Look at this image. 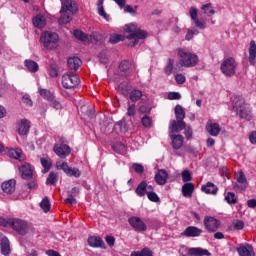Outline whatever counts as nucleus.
<instances>
[{
    "mask_svg": "<svg viewBox=\"0 0 256 256\" xmlns=\"http://www.w3.org/2000/svg\"><path fill=\"white\" fill-rule=\"evenodd\" d=\"M234 109L240 119H245L246 121H251L253 119V114H251V106L245 103V98L243 96H235L234 98Z\"/></svg>",
    "mask_w": 256,
    "mask_h": 256,
    "instance_id": "f257e3e1",
    "label": "nucleus"
},
{
    "mask_svg": "<svg viewBox=\"0 0 256 256\" xmlns=\"http://www.w3.org/2000/svg\"><path fill=\"white\" fill-rule=\"evenodd\" d=\"M174 114L176 120L170 121L169 131H183L186 127L185 123V108L180 104H177L174 108Z\"/></svg>",
    "mask_w": 256,
    "mask_h": 256,
    "instance_id": "f03ea898",
    "label": "nucleus"
},
{
    "mask_svg": "<svg viewBox=\"0 0 256 256\" xmlns=\"http://www.w3.org/2000/svg\"><path fill=\"white\" fill-rule=\"evenodd\" d=\"M125 31L126 33H130L127 39H129V41L134 40L131 47H137V45H139V39H147V32L137 28L135 24L126 25Z\"/></svg>",
    "mask_w": 256,
    "mask_h": 256,
    "instance_id": "7ed1b4c3",
    "label": "nucleus"
},
{
    "mask_svg": "<svg viewBox=\"0 0 256 256\" xmlns=\"http://www.w3.org/2000/svg\"><path fill=\"white\" fill-rule=\"evenodd\" d=\"M237 61L233 57L225 58L221 65L220 70L225 77H233L237 73Z\"/></svg>",
    "mask_w": 256,
    "mask_h": 256,
    "instance_id": "20e7f679",
    "label": "nucleus"
},
{
    "mask_svg": "<svg viewBox=\"0 0 256 256\" xmlns=\"http://www.w3.org/2000/svg\"><path fill=\"white\" fill-rule=\"evenodd\" d=\"M40 41L43 43L45 49H55V45L59 41V35L55 32H44L40 37Z\"/></svg>",
    "mask_w": 256,
    "mask_h": 256,
    "instance_id": "39448f33",
    "label": "nucleus"
},
{
    "mask_svg": "<svg viewBox=\"0 0 256 256\" xmlns=\"http://www.w3.org/2000/svg\"><path fill=\"white\" fill-rule=\"evenodd\" d=\"M39 93L41 97H44L49 102L50 107L53 109H56V111H61L63 109V105H61V102L57 97H55V94H53L51 91L48 89H39Z\"/></svg>",
    "mask_w": 256,
    "mask_h": 256,
    "instance_id": "423d86ee",
    "label": "nucleus"
},
{
    "mask_svg": "<svg viewBox=\"0 0 256 256\" xmlns=\"http://www.w3.org/2000/svg\"><path fill=\"white\" fill-rule=\"evenodd\" d=\"M178 55L184 67H195L199 63V56L197 54L179 50Z\"/></svg>",
    "mask_w": 256,
    "mask_h": 256,
    "instance_id": "0eeeda50",
    "label": "nucleus"
},
{
    "mask_svg": "<svg viewBox=\"0 0 256 256\" xmlns=\"http://www.w3.org/2000/svg\"><path fill=\"white\" fill-rule=\"evenodd\" d=\"M10 227L19 235H27L29 233V224L19 218H10Z\"/></svg>",
    "mask_w": 256,
    "mask_h": 256,
    "instance_id": "6e6552de",
    "label": "nucleus"
},
{
    "mask_svg": "<svg viewBox=\"0 0 256 256\" xmlns=\"http://www.w3.org/2000/svg\"><path fill=\"white\" fill-rule=\"evenodd\" d=\"M81 83L76 74L66 73L62 76V86L64 89H75Z\"/></svg>",
    "mask_w": 256,
    "mask_h": 256,
    "instance_id": "1a4fd4ad",
    "label": "nucleus"
},
{
    "mask_svg": "<svg viewBox=\"0 0 256 256\" xmlns=\"http://www.w3.org/2000/svg\"><path fill=\"white\" fill-rule=\"evenodd\" d=\"M128 223L137 233H145L147 231V224L140 217L132 216L128 219Z\"/></svg>",
    "mask_w": 256,
    "mask_h": 256,
    "instance_id": "9d476101",
    "label": "nucleus"
},
{
    "mask_svg": "<svg viewBox=\"0 0 256 256\" xmlns=\"http://www.w3.org/2000/svg\"><path fill=\"white\" fill-rule=\"evenodd\" d=\"M203 223L208 233H215L221 227V221L211 216H206Z\"/></svg>",
    "mask_w": 256,
    "mask_h": 256,
    "instance_id": "9b49d317",
    "label": "nucleus"
},
{
    "mask_svg": "<svg viewBox=\"0 0 256 256\" xmlns=\"http://www.w3.org/2000/svg\"><path fill=\"white\" fill-rule=\"evenodd\" d=\"M57 169H61L68 177H75L79 179L81 177V170L79 168L69 167L67 162H62L60 165L57 164Z\"/></svg>",
    "mask_w": 256,
    "mask_h": 256,
    "instance_id": "f8f14e48",
    "label": "nucleus"
},
{
    "mask_svg": "<svg viewBox=\"0 0 256 256\" xmlns=\"http://www.w3.org/2000/svg\"><path fill=\"white\" fill-rule=\"evenodd\" d=\"M181 131H173L169 130V137L172 141V147L173 149H175L176 151H179V149H181V147H183V143L185 141V138H183V135L178 134L175 135L174 133H180Z\"/></svg>",
    "mask_w": 256,
    "mask_h": 256,
    "instance_id": "ddd939ff",
    "label": "nucleus"
},
{
    "mask_svg": "<svg viewBox=\"0 0 256 256\" xmlns=\"http://www.w3.org/2000/svg\"><path fill=\"white\" fill-rule=\"evenodd\" d=\"M53 151L60 159H65L68 155H71V147L67 144H55Z\"/></svg>",
    "mask_w": 256,
    "mask_h": 256,
    "instance_id": "4468645a",
    "label": "nucleus"
},
{
    "mask_svg": "<svg viewBox=\"0 0 256 256\" xmlns=\"http://www.w3.org/2000/svg\"><path fill=\"white\" fill-rule=\"evenodd\" d=\"M236 251L239 256H255L253 245L249 243L239 244Z\"/></svg>",
    "mask_w": 256,
    "mask_h": 256,
    "instance_id": "2eb2a0df",
    "label": "nucleus"
},
{
    "mask_svg": "<svg viewBox=\"0 0 256 256\" xmlns=\"http://www.w3.org/2000/svg\"><path fill=\"white\" fill-rule=\"evenodd\" d=\"M77 11H79V9L77 8V5L73 4V1L71 0L62 1L60 13H70L71 15H75Z\"/></svg>",
    "mask_w": 256,
    "mask_h": 256,
    "instance_id": "dca6fc26",
    "label": "nucleus"
},
{
    "mask_svg": "<svg viewBox=\"0 0 256 256\" xmlns=\"http://www.w3.org/2000/svg\"><path fill=\"white\" fill-rule=\"evenodd\" d=\"M16 185L17 181L15 179H10L2 183L1 189L6 195H13V193H15Z\"/></svg>",
    "mask_w": 256,
    "mask_h": 256,
    "instance_id": "f3484780",
    "label": "nucleus"
},
{
    "mask_svg": "<svg viewBox=\"0 0 256 256\" xmlns=\"http://www.w3.org/2000/svg\"><path fill=\"white\" fill-rule=\"evenodd\" d=\"M203 230L196 226H188L182 233V237H201Z\"/></svg>",
    "mask_w": 256,
    "mask_h": 256,
    "instance_id": "a211bd4d",
    "label": "nucleus"
},
{
    "mask_svg": "<svg viewBox=\"0 0 256 256\" xmlns=\"http://www.w3.org/2000/svg\"><path fill=\"white\" fill-rule=\"evenodd\" d=\"M167 179H169V173H167L165 169L158 170L154 177V181L157 185H166Z\"/></svg>",
    "mask_w": 256,
    "mask_h": 256,
    "instance_id": "6ab92c4d",
    "label": "nucleus"
},
{
    "mask_svg": "<svg viewBox=\"0 0 256 256\" xmlns=\"http://www.w3.org/2000/svg\"><path fill=\"white\" fill-rule=\"evenodd\" d=\"M206 131L211 135L212 137H217L221 133V126L219 123H213L211 120H209L206 123Z\"/></svg>",
    "mask_w": 256,
    "mask_h": 256,
    "instance_id": "aec40b11",
    "label": "nucleus"
},
{
    "mask_svg": "<svg viewBox=\"0 0 256 256\" xmlns=\"http://www.w3.org/2000/svg\"><path fill=\"white\" fill-rule=\"evenodd\" d=\"M87 241L90 247L105 249V242L101 237L90 236Z\"/></svg>",
    "mask_w": 256,
    "mask_h": 256,
    "instance_id": "412c9836",
    "label": "nucleus"
},
{
    "mask_svg": "<svg viewBox=\"0 0 256 256\" xmlns=\"http://www.w3.org/2000/svg\"><path fill=\"white\" fill-rule=\"evenodd\" d=\"M201 191L206 195H217L219 188L213 182H207L201 186Z\"/></svg>",
    "mask_w": 256,
    "mask_h": 256,
    "instance_id": "4be33fe9",
    "label": "nucleus"
},
{
    "mask_svg": "<svg viewBox=\"0 0 256 256\" xmlns=\"http://www.w3.org/2000/svg\"><path fill=\"white\" fill-rule=\"evenodd\" d=\"M20 173L22 179L26 181H31L33 179V170H31V166L29 164H24L20 167Z\"/></svg>",
    "mask_w": 256,
    "mask_h": 256,
    "instance_id": "5701e85b",
    "label": "nucleus"
},
{
    "mask_svg": "<svg viewBox=\"0 0 256 256\" xmlns=\"http://www.w3.org/2000/svg\"><path fill=\"white\" fill-rule=\"evenodd\" d=\"M31 129V122L27 119H22L18 124L19 135H27Z\"/></svg>",
    "mask_w": 256,
    "mask_h": 256,
    "instance_id": "b1692460",
    "label": "nucleus"
},
{
    "mask_svg": "<svg viewBox=\"0 0 256 256\" xmlns=\"http://www.w3.org/2000/svg\"><path fill=\"white\" fill-rule=\"evenodd\" d=\"M67 65L72 71H77V69L83 65V61H81L79 57L73 56L68 58Z\"/></svg>",
    "mask_w": 256,
    "mask_h": 256,
    "instance_id": "393cba45",
    "label": "nucleus"
},
{
    "mask_svg": "<svg viewBox=\"0 0 256 256\" xmlns=\"http://www.w3.org/2000/svg\"><path fill=\"white\" fill-rule=\"evenodd\" d=\"M188 255L189 256H210L211 252H209V250L207 249H203V248H190L188 250Z\"/></svg>",
    "mask_w": 256,
    "mask_h": 256,
    "instance_id": "a878e982",
    "label": "nucleus"
},
{
    "mask_svg": "<svg viewBox=\"0 0 256 256\" xmlns=\"http://www.w3.org/2000/svg\"><path fill=\"white\" fill-rule=\"evenodd\" d=\"M24 66L29 73H37V71H39V64L35 60L26 59L24 61Z\"/></svg>",
    "mask_w": 256,
    "mask_h": 256,
    "instance_id": "bb28decb",
    "label": "nucleus"
},
{
    "mask_svg": "<svg viewBox=\"0 0 256 256\" xmlns=\"http://www.w3.org/2000/svg\"><path fill=\"white\" fill-rule=\"evenodd\" d=\"M32 23L34 27H37L38 29H43L45 25H47V20L45 19V16L38 14L32 19Z\"/></svg>",
    "mask_w": 256,
    "mask_h": 256,
    "instance_id": "cd10ccee",
    "label": "nucleus"
},
{
    "mask_svg": "<svg viewBox=\"0 0 256 256\" xmlns=\"http://www.w3.org/2000/svg\"><path fill=\"white\" fill-rule=\"evenodd\" d=\"M0 249L4 256H9L11 254V246L7 237L2 238V242H0Z\"/></svg>",
    "mask_w": 256,
    "mask_h": 256,
    "instance_id": "c85d7f7f",
    "label": "nucleus"
},
{
    "mask_svg": "<svg viewBox=\"0 0 256 256\" xmlns=\"http://www.w3.org/2000/svg\"><path fill=\"white\" fill-rule=\"evenodd\" d=\"M193 191H195V185L191 182H186L182 186V195L183 197H192Z\"/></svg>",
    "mask_w": 256,
    "mask_h": 256,
    "instance_id": "c756f323",
    "label": "nucleus"
},
{
    "mask_svg": "<svg viewBox=\"0 0 256 256\" xmlns=\"http://www.w3.org/2000/svg\"><path fill=\"white\" fill-rule=\"evenodd\" d=\"M135 193L138 197H145L147 195V182L145 180L141 181L135 189Z\"/></svg>",
    "mask_w": 256,
    "mask_h": 256,
    "instance_id": "7c9ffc66",
    "label": "nucleus"
},
{
    "mask_svg": "<svg viewBox=\"0 0 256 256\" xmlns=\"http://www.w3.org/2000/svg\"><path fill=\"white\" fill-rule=\"evenodd\" d=\"M128 99L132 101V103H137L143 97V91L139 89H133L132 91L128 92Z\"/></svg>",
    "mask_w": 256,
    "mask_h": 256,
    "instance_id": "2f4dec72",
    "label": "nucleus"
},
{
    "mask_svg": "<svg viewBox=\"0 0 256 256\" xmlns=\"http://www.w3.org/2000/svg\"><path fill=\"white\" fill-rule=\"evenodd\" d=\"M256 59V43L255 40H251L249 47V63L250 65H255Z\"/></svg>",
    "mask_w": 256,
    "mask_h": 256,
    "instance_id": "473e14b6",
    "label": "nucleus"
},
{
    "mask_svg": "<svg viewBox=\"0 0 256 256\" xmlns=\"http://www.w3.org/2000/svg\"><path fill=\"white\" fill-rule=\"evenodd\" d=\"M61 16L58 19V23L59 25H67V23H71V21L73 20V17L70 14V12H60Z\"/></svg>",
    "mask_w": 256,
    "mask_h": 256,
    "instance_id": "72a5a7b5",
    "label": "nucleus"
},
{
    "mask_svg": "<svg viewBox=\"0 0 256 256\" xmlns=\"http://www.w3.org/2000/svg\"><path fill=\"white\" fill-rule=\"evenodd\" d=\"M40 163L44 169L42 173H48V171L51 170V167H53V163L51 162V158L49 157L40 158Z\"/></svg>",
    "mask_w": 256,
    "mask_h": 256,
    "instance_id": "f704fd0d",
    "label": "nucleus"
},
{
    "mask_svg": "<svg viewBox=\"0 0 256 256\" xmlns=\"http://www.w3.org/2000/svg\"><path fill=\"white\" fill-rule=\"evenodd\" d=\"M117 91L121 95H124V97H127L129 95V82H121L117 86Z\"/></svg>",
    "mask_w": 256,
    "mask_h": 256,
    "instance_id": "c9c22d12",
    "label": "nucleus"
},
{
    "mask_svg": "<svg viewBox=\"0 0 256 256\" xmlns=\"http://www.w3.org/2000/svg\"><path fill=\"white\" fill-rule=\"evenodd\" d=\"M48 73L50 77H59V65H57L55 62L50 63Z\"/></svg>",
    "mask_w": 256,
    "mask_h": 256,
    "instance_id": "e433bc0d",
    "label": "nucleus"
},
{
    "mask_svg": "<svg viewBox=\"0 0 256 256\" xmlns=\"http://www.w3.org/2000/svg\"><path fill=\"white\" fill-rule=\"evenodd\" d=\"M73 35L76 39H78V41H82L84 43L89 41V36L79 29L74 30Z\"/></svg>",
    "mask_w": 256,
    "mask_h": 256,
    "instance_id": "4c0bfd02",
    "label": "nucleus"
},
{
    "mask_svg": "<svg viewBox=\"0 0 256 256\" xmlns=\"http://www.w3.org/2000/svg\"><path fill=\"white\" fill-rule=\"evenodd\" d=\"M40 208L44 213H49L51 211V202L49 201V197H44L40 202Z\"/></svg>",
    "mask_w": 256,
    "mask_h": 256,
    "instance_id": "58836bf2",
    "label": "nucleus"
},
{
    "mask_svg": "<svg viewBox=\"0 0 256 256\" xmlns=\"http://www.w3.org/2000/svg\"><path fill=\"white\" fill-rule=\"evenodd\" d=\"M21 155H23V152L19 148H12L8 151V156L12 159L21 160Z\"/></svg>",
    "mask_w": 256,
    "mask_h": 256,
    "instance_id": "ea45409f",
    "label": "nucleus"
},
{
    "mask_svg": "<svg viewBox=\"0 0 256 256\" xmlns=\"http://www.w3.org/2000/svg\"><path fill=\"white\" fill-rule=\"evenodd\" d=\"M201 10L203 11V14L208 15V17H211V15H215V10L213 9V4L211 3L204 4L201 7Z\"/></svg>",
    "mask_w": 256,
    "mask_h": 256,
    "instance_id": "a19ab883",
    "label": "nucleus"
},
{
    "mask_svg": "<svg viewBox=\"0 0 256 256\" xmlns=\"http://www.w3.org/2000/svg\"><path fill=\"white\" fill-rule=\"evenodd\" d=\"M57 181H59V176H57V173L50 172L46 179V185H57Z\"/></svg>",
    "mask_w": 256,
    "mask_h": 256,
    "instance_id": "79ce46f5",
    "label": "nucleus"
},
{
    "mask_svg": "<svg viewBox=\"0 0 256 256\" xmlns=\"http://www.w3.org/2000/svg\"><path fill=\"white\" fill-rule=\"evenodd\" d=\"M130 256H153V251L149 248H143L141 251H133Z\"/></svg>",
    "mask_w": 256,
    "mask_h": 256,
    "instance_id": "37998d69",
    "label": "nucleus"
},
{
    "mask_svg": "<svg viewBox=\"0 0 256 256\" xmlns=\"http://www.w3.org/2000/svg\"><path fill=\"white\" fill-rule=\"evenodd\" d=\"M112 149L115 153H118L119 155H123V153H125V144L121 142H117L114 145H112Z\"/></svg>",
    "mask_w": 256,
    "mask_h": 256,
    "instance_id": "c03bdc74",
    "label": "nucleus"
},
{
    "mask_svg": "<svg viewBox=\"0 0 256 256\" xmlns=\"http://www.w3.org/2000/svg\"><path fill=\"white\" fill-rule=\"evenodd\" d=\"M124 40H125V36L121 34H112L109 38V42L112 43V45H117V43Z\"/></svg>",
    "mask_w": 256,
    "mask_h": 256,
    "instance_id": "a18cd8bd",
    "label": "nucleus"
},
{
    "mask_svg": "<svg viewBox=\"0 0 256 256\" xmlns=\"http://www.w3.org/2000/svg\"><path fill=\"white\" fill-rule=\"evenodd\" d=\"M131 69V63L129 62V60H122L119 64V70L122 73H127V71H129Z\"/></svg>",
    "mask_w": 256,
    "mask_h": 256,
    "instance_id": "49530a36",
    "label": "nucleus"
},
{
    "mask_svg": "<svg viewBox=\"0 0 256 256\" xmlns=\"http://www.w3.org/2000/svg\"><path fill=\"white\" fill-rule=\"evenodd\" d=\"M225 201L228 205H235L237 203V196H235V193L233 192H228L225 196Z\"/></svg>",
    "mask_w": 256,
    "mask_h": 256,
    "instance_id": "de8ad7c7",
    "label": "nucleus"
},
{
    "mask_svg": "<svg viewBox=\"0 0 256 256\" xmlns=\"http://www.w3.org/2000/svg\"><path fill=\"white\" fill-rule=\"evenodd\" d=\"M116 126L119 127L121 133H127L129 131V125H127V122L125 120H120L116 123Z\"/></svg>",
    "mask_w": 256,
    "mask_h": 256,
    "instance_id": "09e8293b",
    "label": "nucleus"
},
{
    "mask_svg": "<svg viewBox=\"0 0 256 256\" xmlns=\"http://www.w3.org/2000/svg\"><path fill=\"white\" fill-rule=\"evenodd\" d=\"M175 63V61L171 58L168 59V63L164 69V73L166 75H171L173 73V64Z\"/></svg>",
    "mask_w": 256,
    "mask_h": 256,
    "instance_id": "8fccbe9b",
    "label": "nucleus"
},
{
    "mask_svg": "<svg viewBox=\"0 0 256 256\" xmlns=\"http://www.w3.org/2000/svg\"><path fill=\"white\" fill-rule=\"evenodd\" d=\"M132 169H134L135 173H138V175H143V173H145V167H143V164L133 163Z\"/></svg>",
    "mask_w": 256,
    "mask_h": 256,
    "instance_id": "3c124183",
    "label": "nucleus"
},
{
    "mask_svg": "<svg viewBox=\"0 0 256 256\" xmlns=\"http://www.w3.org/2000/svg\"><path fill=\"white\" fill-rule=\"evenodd\" d=\"M147 197L152 203H159L161 201V198L155 192H147Z\"/></svg>",
    "mask_w": 256,
    "mask_h": 256,
    "instance_id": "603ef678",
    "label": "nucleus"
},
{
    "mask_svg": "<svg viewBox=\"0 0 256 256\" xmlns=\"http://www.w3.org/2000/svg\"><path fill=\"white\" fill-rule=\"evenodd\" d=\"M194 35H199V30L196 28L188 29L187 34L185 36L186 41H191Z\"/></svg>",
    "mask_w": 256,
    "mask_h": 256,
    "instance_id": "864d4df0",
    "label": "nucleus"
},
{
    "mask_svg": "<svg viewBox=\"0 0 256 256\" xmlns=\"http://www.w3.org/2000/svg\"><path fill=\"white\" fill-rule=\"evenodd\" d=\"M141 123L146 129H151V124L153 123V120L151 119V117L146 115L142 118Z\"/></svg>",
    "mask_w": 256,
    "mask_h": 256,
    "instance_id": "5fc2aeb1",
    "label": "nucleus"
},
{
    "mask_svg": "<svg viewBox=\"0 0 256 256\" xmlns=\"http://www.w3.org/2000/svg\"><path fill=\"white\" fill-rule=\"evenodd\" d=\"M98 59L102 65H107L109 63V57H107V52L101 51L98 55Z\"/></svg>",
    "mask_w": 256,
    "mask_h": 256,
    "instance_id": "6e6d98bb",
    "label": "nucleus"
},
{
    "mask_svg": "<svg viewBox=\"0 0 256 256\" xmlns=\"http://www.w3.org/2000/svg\"><path fill=\"white\" fill-rule=\"evenodd\" d=\"M193 176H191V172L189 170L182 171V181L184 183H189V181H192Z\"/></svg>",
    "mask_w": 256,
    "mask_h": 256,
    "instance_id": "4d7b16f0",
    "label": "nucleus"
},
{
    "mask_svg": "<svg viewBox=\"0 0 256 256\" xmlns=\"http://www.w3.org/2000/svg\"><path fill=\"white\" fill-rule=\"evenodd\" d=\"M137 113V110H136V106L135 104H129L128 105V108H127V113L126 115L128 117H135V114Z\"/></svg>",
    "mask_w": 256,
    "mask_h": 256,
    "instance_id": "13d9d810",
    "label": "nucleus"
},
{
    "mask_svg": "<svg viewBox=\"0 0 256 256\" xmlns=\"http://www.w3.org/2000/svg\"><path fill=\"white\" fill-rule=\"evenodd\" d=\"M169 101H179L181 99V93L179 92H169L168 93Z\"/></svg>",
    "mask_w": 256,
    "mask_h": 256,
    "instance_id": "bf43d9fd",
    "label": "nucleus"
},
{
    "mask_svg": "<svg viewBox=\"0 0 256 256\" xmlns=\"http://www.w3.org/2000/svg\"><path fill=\"white\" fill-rule=\"evenodd\" d=\"M194 23H195V26L198 28V29H207V22H205V20H199V18H196L194 20Z\"/></svg>",
    "mask_w": 256,
    "mask_h": 256,
    "instance_id": "052dcab7",
    "label": "nucleus"
},
{
    "mask_svg": "<svg viewBox=\"0 0 256 256\" xmlns=\"http://www.w3.org/2000/svg\"><path fill=\"white\" fill-rule=\"evenodd\" d=\"M184 130V135L186 139L189 141V139L193 138V129L191 128V126H185Z\"/></svg>",
    "mask_w": 256,
    "mask_h": 256,
    "instance_id": "680f3d73",
    "label": "nucleus"
},
{
    "mask_svg": "<svg viewBox=\"0 0 256 256\" xmlns=\"http://www.w3.org/2000/svg\"><path fill=\"white\" fill-rule=\"evenodd\" d=\"M175 81L178 85H183V83L187 81V78H185V75L183 74H176Z\"/></svg>",
    "mask_w": 256,
    "mask_h": 256,
    "instance_id": "e2e57ef3",
    "label": "nucleus"
},
{
    "mask_svg": "<svg viewBox=\"0 0 256 256\" xmlns=\"http://www.w3.org/2000/svg\"><path fill=\"white\" fill-rule=\"evenodd\" d=\"M124 13H129L133 17H136L137 15V12H135V9H133V6L131 5H126V7H124Z\"/></svg>",
    "mask_w": 256,
    "mask_h": 256,
    "instance_id": "0e129e2a",
    "label": "nucleus"
},
{
    "mask_svg": "<svg viewBox=\"0 0 256 256\" xmlns=\"http://www.w3.org/2000/svg\"><path fill=\"white\" fill-rule=\"evenodd\" d=\"M233 225L234 229H236L237 231H241V229L245 227V223L242 220H236L235 222H233Z\"/></svg>",
    "mask_w": 256,
    "mask_h": 256,
    "instance_id": "69168bd1",
    "label": "nucleus"
},
{
    "mask_svg": "<svg viewBox=\"0 0 256 256\" xmlns=\"http://www.w3.org/2000/svg\"><path fill=\"white\" fill-rule=\"evenodd\" d=\"M98 14L100 17H104L106 21H109L110 16L107 14V12H105V8L103 6L98 8Z\"/></svg>",
    "mask_w": 256,
    "mask_h": 256,
    "instance_id": "338daca9",
    "label": "nucleus"
},
{
    "mask_svg": "<svg viewBox=\"0 0 256 256\" xmlns=\"http://www.w3.org/2000/svg\"><path fill=\"white\" fill-rule=\"evenodd\" d=\"M139 113H141L142 115L145 113H151V107L147 106V105H141L138 109Z\"/></svg>",
    "mask_w": 256,
    "mask_h": 256,
    "instance_id": "774afa93",
    "label": "nucleus"
}]
</instances>
